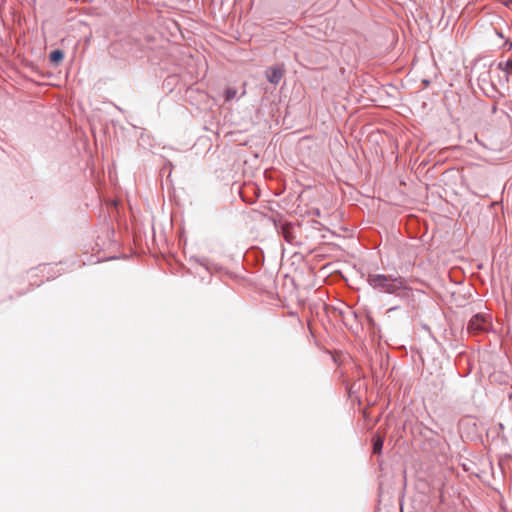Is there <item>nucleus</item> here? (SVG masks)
I'll return each instance as SVG.
<instances>
[{
	"instance_id": "f257e3e1",
	"label": "nucleus",
	"mask_w": 512,
	"mask_h": 512,
	"mask_svg": "<svg viewBox=\"0 0 512 512\" xmlns=\"http://www.w3.org/2000/svg\"><path fill=\"white\" fill-rule=\"evenodd\" d=\"M367 282L381 293L400 295L402 291L409 289L408 282L401 276L369 273Z\"/></svg>"
},
{
	"instance_id": "f03ea898",
	"label": "nucleus",
	"mask_w": 512,
	"mask_h": 512,
	"mask_svg": "<svg viewBox=\"0 0 512 512\" xmlns=\"http://www.w3.org/2000/svg\"><path fill=\"white\" fill-rule=\"evenodd\" d=\"M490 327V317L483 314H476L470 319L467 330L470 334L477 335L489 331Z\"/></svg>"
},
{
	"instance_id": "7ed1b4c3",
	"label": "nucleus",
	"mask_w": 512,
	"mask_h": 512,
	"mask_svg": "<svg viewBox=\"0 0 512 512\" xmlns=\"http://www.w3.org/2000/svg\"><path fill=\"white\" fill-rule=\"evenodd\" d=\"M283 76H284L283 67H280V66L270 67L266 70L267 80L274 85H277L281 81Z\"/></svg>"
},
{
	"instance_id": "20e7f679",
	"label": "nucleus",
	"mask_w": 512,
	"mask_h": 512,
	"mask_svg": "<svg viewBox=\"0 0 512 512\" xmlns=\"http://www.w3.org/2000/svg\"><path fill=\"white\" fill-rule=\"evenodd\" d=\"M64 58V53L57 49L50 53L49 59L54 64H59Z\"/></svg>"
},
{
	"instance_id": "39448f33",
	"label": "nucleus",
	"mask_w": 512,
	"mask_h": 512,
	"mask_svg": "<svg viewBox=\"0 0 512 512\" xmlns=\"http://www.w3.org/2000/svg\"><path fill=\"white\" fill-rule=\"evenodd\" d=\"M383 442H384V439H383L382 436H377L374 439V442H373V452L375 454H380L381 453V450H382V447H383Z\"/></svg>"
},
{
	"instance_id": "423d86ee",
	"label": "nucleus",
	"mask_w": 512,
	"mask_h": 512,
	"mask_svg": "<svg viewBox=\"0 0 512 512\" xmlns=\"http://www.w3.org/2000/svg\"><path fill=\"white\" fill-rule=\"evenodd\" d=\"M236 96V90L232 88H227L225 91V99L227 101L232 100Z\"/></svg>"
},
{
	"instance_id": "0eeeda50",
	"label": "nucleus",
	"mask_w": 512,
	"mask_h": 512,
	"mask_svg": "<svg viewBox=\"0 0 512 512\" xmlns=\"http://www.w3.org/2000/svg\"><path fill=\"white\" fill-rule=\"evenodd\" d=\"M504 70H505L507 73H511V74H512V59H509V60L505 63Z\"/></svg>"
}]
</instances>
